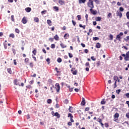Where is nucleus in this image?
<instances>
[{"instance_id": "f257e3e1", "label": "nucleus", "mask_w": 129, "mask_h": 129, "mask_svg": "<svg viewBox=\"0 0 129 129\" xmlns=\"http://www.w3.org/2000/svg\"><path fill=\"white\" fill-rule=\"evenodd\" d=\"M87 5L88 6V8H90V9H94V5L93 4V0H89Z\"/></svg>"}, {"instance_id": "f03ea898", "label": "nucleus", "mask_w": 129, "mask_h": 129, "mask_svg": "<svg viewBox=\"0 0 129 129\" xmlns=\"http://www.w3.org/2000/svg\"><path fill=\"white\" fill-rule=\"evenodd\" d=\"M14 83L15 85H18L19 86H21V81L20 80H15L14 81Z\"/></svg>"}, {"instance_id": "7ed1b4c3", "label": "nucleus", "mask_w": 129, "mask_h": 129, "mask_svg": "<svg viewBox=\"0 0 129 129\" xmlns=\"http://www.w3.org/2000/svg\"><path fill=\"white\" fill-rule=\"evenodd\" d=\"M57 92H59L60 91V85L58 83H56L55 84V87Z\"/></svg>"}, {"instance_id": "20e7f679", "label": "nucleus", "mask_w": 129, "mask_h": 129, "mask_svg": "<svg viewBox=\"0 0 129 129\" xmlns=\"http://www.w3.org/2000/svg\"><path fill=\"white\" fill-rule=\"evenodd\" d=\"M125 61H128L129 60V51L126 53V56L124 57Z\"/></svg>"}, {"instance_id": "39448f33", "label": "nucleus", "mask_w": 129, "mask_h": 129, "mask_svg": "<svg viewBox=\"0 0 129 129\" xmlns=\"http://www.w3.org/2000/svg\"><path fill=\"white\" fill-rule=\"evenodd\" d=\"M71 72L73 75H76V74H77V71L75 70V69H72Z\"/></svg>"}, {"instance_id": "423d86ee", "label": "nucleus", "mask_w": 129, "mask_h": 129, "mask_svg": "<svg viewBox=\"0 0 129 129\" xmlns=\"http://www.w3.org/2000/svg\"><path fill=\"white\" fill-rule=\"evenodd\" d=\"M116 15L120 18H121V17H122V14L121 13V12H120V11H117Z\"/></svg>"}, {"instance_id": "0eeeda50", "label": "nucleus", "mask_w": 129, "mask_h": 129, "mask_svg": "<svg viewBox=\"0 0 129 129\" xmlns=\"http://www.w3.org/2000/svg\"><path fill=\"white\" fill-rule=\"evenodd\" d=\"M93 8H91L90 9V11L91 12V13L93 14V15H96V11H94Z\"/></svg>"}, {"instance_id": "6e6552de", "label": "nucleus", "mask_w": 129, "mask_h": 129, "mask_svg": "<svg viewBox=\"0 0 129 129\" xmlns=\"http://www.w3.org/2000/svg\"><path fill=\"white\" fill-rule=\"evenodd\" d=\"M22 23L23 24H27V18H26V17H24L22 19Z\"/></svg>"}, {"instance_id": "1a4fd4ad", "label": "nucleus", "mask_w": 129, "mask_h": 129, "mask_svg": "<svg viewBox=\"0 0 129 129\" xmlns=\"http://www.w3.org/2000/svg\"><path fill=\"white\" fill-rule=\"evenodd\" d=\"M25 11L27 13H30V12L32 11V9H31V8L28 7L25 9Z\"/></svg>"}, {"instance_id": "9d476101", "label": "nucleus", "mask_w": 129, "mask_h": 129, "mask_svg": "<svg viewBox=\"0 0 129 129\" xmlns=\"http://www.w3.org/2000/svg\"><path fill=\"white\" fill-rule=\"evenodd\" d=\"M54 39L55 40V41H59V36L58 35L56 34L54 37Z\"/></svg>"}, {"instance_id": "9b49d317", "label": "nucleus", "mask_w": 129, "mask_h": 129, "mask_svg": "<svg viewBox=\"0 0 129 129\" xmlns=\"http://www.w3.org/2000/svg\"><path fill=\"white\" fill-rule=\"evenodd\" d=\"M34 21L36 23H39V18L38 17H35L34 18Z\"/></svg>"}, {"instance_id": "f8f14e48", "label": "nucleus", "mask_w": 129, "mask_h": 129, "mask_svg": "<svg viewBox=\"0 0 129 129\" xmlns=\"http://www.w3.org/2000/svg\"><path fill=\"white\" fill-rule=\"evenodd\" d=\"M53 115H55V116H56L57 118H60V114H59V113L58 112H55Z\"/></svg>"}, {"instance_id": "ddd939ff", "label": "nucleus", "mask_w": 129, "mask_h": 129, "mask_svg": "<svg viewBox=\"0 0 129 129\" xmlns=\"http://www.w3.org/2000/svg\"><path fill=\"white\" fill-rule=\"evenodd\" d=\"M101 47V45L100 43H97L96 44V48H97L98 49H99V48H100Z\"/></svg>"}, {"instance_id": "4468645a", "label": "nucleus", "mask_w": 129, "mask_h": 129, "mask_svg": "<svg viewBox=\"0 0 129 129\" xmlns=\"http://www.w3.org/2000/svg\"><path fill=\"white\" fill-rule=\"evenodd\" d=\"M96 21H97V22H100V21H101V17H96Z\"/></svg>"}, {"instance_id": "2eb2a0df", "label": "nucleus", "mask_w": 129, "mask_h": 129, "mask_svg": "<svg viewBox=\"0 0 129 129\" xmlns=\"http://www.w3.org/2000/svg\"><path fill=\"white\" fill-rule=\"evenodd\" d=\"M58 3L59 5H63L64 4V2L62 0H58Z\"/></svg>"}, {"instance_id": "dca6fc26", "label": "nucleus", "mask_w": 129, "mask_h": 129, "mask_svg": "<svg viewBox=\"0 0 129 129\" xmlns=\"http://www.w3.org/2000/svg\"><path fill=\"white\" fill-rule=\"evenodd\" d=\"M47 23L48 24V25H49V26H51L52 21H51V20H47Z\"/></svg>"}, {"instance_id": "f3484780", "label": "nucleus", "mask_w": 129, "mask_h": 129, "mask_svg": "<svg viewBox=\"0 0 129 129\" xmlns=\"http://www.w3.org/2000/svg\"><path fill=\"white\" fill-rule=\"evenodd\" d=\"M60 46L61 47V48H66L67 47V46H66V45L63 44V43H60Z\"/></svg>"}, {"instance_id": "a211bd4d", "label": "nucleus", "mask_w": 129, "mask_h": 129, "mask_svg": "<svg viewBox=\"0 0 129 129\" xmlns=\"http://www.w3.org/2000/svg\"><path fill=\"white\" fill-rule=\"evenodd\" d=\"M86 0H79V4H84Z\"/></svg>"}, {"instance_id": "6ab92c4d", "label": "nucleus", "mask_w": 129, "mask_h": 129, "mask_svg": "<svg viewBox=\"0 0 129 129\" xmlns=\"http://www.w3.org/2000/svg\"><path fill=\"white\" fill-rule=\"evenodd\" d=\"M119 116V114H118V113H116L115 114H114V117L115 118H118Z\"/></svg>"}, {"instance_id": "aec40b11", "label": "nucleus", "mask_w": 129, "mask_h": 129, "mask_svg": "<svg viewBox=\"0 0 129 129\" xmlns=\"http://www.w3.org/2000/svg\"><path fill=\"white\" fill-rule=\"evenodd\" d=\"M7 71H8V73H9L10 74H13V72H12V70L11 69V68L8 69Z\"/></svg>"}, {"instance_id": "412c9836", "label": "nucleus", "mask_w": 129, "mask_h": 129, "mask_svg": "<svg viewBox=\"0 0 129 129\" xmlns=\"http://www.w3.org/2000/svg\"><path fill=\"white\" fill-rule=\"evenodd\" d=\"M93 41H97V40H99V38L98 37H93Z\"/></svg>"}, {"instance_id": "4be33fe9", "label": "nucleus", "mask_w": 129, "mask_h": 129, "mask_svg": "<svg viewBox=\"0 0 129 129\" xmlns=\"http://www.w3.org/2000/svg\"><path fill=\"white\" fill-rule=\"evenodd\" d=\"M116 40H118V41H120V35L119 34L116 36Z\"/></svg>"}, {"instance_id": "5701e85b", "label": "nucleus", "mask_w": 129, "mask_h": 129, "mask_svg": "<svg viewBox=\"0 0 129 129\" xmlns=\"http://www.w3.org/2000/svg\"><path fill=\"white\" fill-rule=\"evenodd\" d=\"M67 37H69V34H68V33H67V34H66L64 35V36H63V37H64V38L66 40V39H67Z\"/></svg>"}, {"instance_id": "b1692460", "label": "nucleus", "mask_w": 129, "mask_h": 129, "mask_svg": "<svg viewBox=\"0 0 129 129\" xmlns=\"http://www.w3.org/2000/svg\"><path fill=\"white\" fill-rule=\"evenodd\" d=\"M53 9L55 10V12H58V11H59V8L57 7L54 6L53 7Z\"/></svg>"}, {"instance_id": "393cba45", "label": "nucleus", "mask_w": 129, "mask_h": 129, "mask_svg": "<svg viewBox=\"0 0 129 129\" xmlns=\"http://www.w3.org/2000/svg\"><path fill=\"white\" fill-rule=\"evenodd\" d=\"M9 37L10 38H15V34H14L13 33H12V34H10V35H9Z\"/></svg>"}, {"instance_id": "a878e982", "label": "nucleus", "mask_w": 129, "mask_h": 129, "mask_svg": "<svg viewBox=\"0 0 129 129\" xmlns=\"http://www.w3.org/2000/svg\"><path fill=\"white\" fill-rule=\"evenodd\" d=\"M57 62H58V63H61V62H62V59H61V58H60V57H58V58H57Z\"/></svg>"}, {"instance_id": "bb28decb", "label": "nucleus", "mask_w": 129, "mask_h": 129, "mask_svg": "<svg viewBox=\"0 0 129 129\" xmlns=\"http://www.w3.org/2000/svg\"><path fill=\"white\" fill-rule=\"evenodd\" d=\"M47 103H48V104H50L52 103V100L50 99H49L47 100Z\"/></svg>"}, {"instance_id": "cd10ccee", "label": "nucleus", "mask_w": 129, "mask_h": 129, "mask_svg": "<svg viewBox=\"0 0 129 129\" xmlns=\"http://www.w3.org/2000/svg\"><path fill=\"white\" fill-rule=\"evenodd\" d=\"M32 53L34 55H36V54H37V50H36V49H34L32 51Z\"/></svg>"}, {"instance_id": "c85d7f7f", "label": "nucleus", "mask_w": 129, "mask_h": 129, "mask_svg": "<svg viewBox=\"0 0 129 129\" xmlns=\"http://www.w3.org/2000/svg\"><path fill=\"white\" fill-rule=\"evenodd\" d=\"M114 80H118V77L116 76H114L113 77Z\"/></svg>"}, {"instance_id": "c756f323", "label": "nucleus", "mask_w": 129, "mask_h": 129, "mask_svg": "<svg viewBox=\"0 0 129 129\" xmlns=\"http://www.w3.org/2000/svg\"><path fill=\"white\" fill-rule=\"evenodd\" d=\"M112 14L111 13H109L107 15L108 19H109V18H111Z\"/></svg>"}, {"instance_id": "7c9ffc66", "label": "nucleus", "mask_w": 129, "mask_h": 129, "mask_svg": "<svg viewBox=\"0 0 129 129\" xmlns=\"http://www.w3.org/2000/svg\"><path fill=\"white\" fill-rule=\"evenodd\" d=\"M124 96H126V97H127V98H129V93H125L124 94Z\"/></svg>"}, {"instance_id": "2f4dec72", "label": "nucleus", "mask_w": 129, "mask_h": 129, "mask_svg": "<svg viewBox=\"0 0 129 129\" xmlns=\"http://www.w3.org/2000/svg\"><path fill=\"white\" fill-rule=\"evenodd\" d=\"M85 66L86 67H90V66H89V62H87L85 63Z\"/></svg>"}, {"instance_id": "473e14b6", "label": "nucleus", "mask_w": 129, "mask_h": 129, "mask_svg": "<svg viewBox=\"0 0 129 129\" xmlns=\"http://www.w3.org/2000/svg\"><path fill=\"white\" fill-rule=\"evenodd\" d=\"M15 32L17 33V34H20V30L17 28L15 29Z\"/></svg>"}, {"instance_id": "72a5a7b5", "label": "nucleus", "mask_w": 129, "mask_h": 129, "mask_svg": "<svg viewBox=\"0 0 129 129\" xmlns=\"http://www.w3.org/2000/svg\"><path fill=\"white\" fill-rule=\"evenodd\" d=\"M91 59L93 60V61H95L96 60V58H95V57H94V56H91Z\"/></svg>"}, {"instance_id": "f704fd0d", "label": "nucleus", "mask_w": 129, "mask_h": 129, "mask_svg": "<svg viewBox=\"0 0 129 129\" xmlns=\"http://www.w3.org/2000/svg\"><path fill=\"white\" fill-rule=\"evenodd\" d=\"M126 16L127 17V19L129 20V12H127L126 14Z\"/></svg>"}, {"instance_id": "c9c22d12", "label": "nucleus", "mask_w": 129, "mask_h": 129, "mask_svg": "<svg viewBox=\"0 0 129 129\" xmlns=\"http://www.w3.org/2000/svg\"><path fill=\"white\" fill-rule=\"evenodd\" d=\"M109 39H110V40H112L113 39V36H112V35L110 34L109 35Z\"/></svg>"}, {"instance_id": "e433bc0d", "label": "nucleus", "mask_w": 129, "mask_h": 129, "mask_svg": "<svg viewBox=\"0 0 129 129\" xmlns=\"http://www.w3.org/2000/svg\"><path fill=\"white\" fill-rule=\"evenodd\" d=\"M77 18L79 21H80L81 20V16L80 15H78Z\"/></svg>"}, {"instance_id": "4c0bfd02", "label": "nucleus", "mask_w": 129, "mask_h": 129, "mask_svg": "<svg viewBox=\"0 0 129 129\" xmlns=\"http://www.w3.org/2000/svg\"><path fill=\"white\" fill-rule=\"evenodd\" d=\"M68 117H71V118H73V116H72V114L71 113H69L68 114Z\"/></svg>"}, {"instance_id": "58836bf2", "label": "nucleus", "mask_w": 129, "mask_h": 129, "mask_svg": "<svg viewBox=\"0 0 129 129\" xmlns=\"http://www.w3.org/2000/svg\"><path fill=\"white\" fill-rule=\"evenodd\" d=\"M51 48L52 49H55V44H52L51 45Z\"/></svg>"}, {"instance_id": "ea45409f", "label": "nucleus", "mask_w": 129, "mask_h": 129, "mask_svg": "<svg viewBox=\"0 0 129 129\" xmlns=\"http://www.w3.org/2000/svg\"><path fill=\"white\" fill-rule=\"evenodd\" d=\"M49 41H50V42H53L54 38H49Z\"/></svg>"}, {"instance_id": "a19ab883", "label": "nucleus", "mask_w": 129, "mask_h": 129, "mask_svg": "<svg viewBox=\"0 0 129 129\" xmlns=\"http://www.w3.org/2000/svg\"><path fill=\"white\" fill-rule=\"evenodd\" d=\"M120 91H121L120 89H118L116 91V93H117V94H119V93H120Z\"/></svg>"}, {"instance_id": "79ce46f5", "label": "nucleus", "mask_w": 129, "mask_h": 129, "mask_svg": "<svg viewBox=\"0 0 129 129\" xmlns=\"http://www.w3.org/2000/svg\"><path fill=\"white\" fill-rule=\"evenodd\" d=\"M32 57L34 59V61H37V59L36 58V57L34 56V54L32 55Z\"/></svg>"}, {"instance_id": "37998d69", "label": "nucleus", "mask_w": 129, "mask_h": 129, "mask_svg": "<svg viewBox=\"0 0 129 129\" xmlns=\"http://www.w3.org/2000/svg\"><path fill=\"white\" fill-rule=\"evenodd\" d=\"M106 103L105 101L104 100H103L102 101H101V104H105Z\"/></svg>"}, {"instance_id": "c03bdc74", "label": "nucleus", "mask_w": 129, "mask_h": 129, "mask_svg": "<svg viewBox=\"0 0 129 129\" xmlns=\"http://www.w3.org/2000/svg\"><path fill=\"white\" fill-rule=\"evenodd\" d=\"M85 18H86V21L87 22L88 21V15L86 14L85 16Z\"/></svg>"}, {"instance_id": "a18cd8bd", "label": "nucleus", "mask_w": 129, "mask_h": 129, "mask_svg": "<svg viewBox=\"0 0 129 129\" xmlns=\"http://www.w3.org/2000/svg\"><path fill=\"white\" fill-rule=\"evenodd\" d=\"M25 63H28V62H29V58H25Z\"/></svg>"}, {"instance_id": "49530a36", "label": "nucleus", "mask_w": 129, "mask_h": 129, "mask_svg": "<svg viewBox=\"0 0 129 129\" xmlns=\"http://www.w3.org/2000/svg\"><path fill=\"white\" fill-rule=\"evenodd\" d=\"M11 20L13 22L15 21V19H14V15L11 16Z\"/></svg>"}, {"instance_id": "de8ad7c7", "label": "nucleus", "mask_w": 129, "mask_h": 129, "mask_svg": "<svg viewBox=\"0 0 129 129\" xmlns=\"http://www.w3.org/2000/svg\"><path fill=\"white\" fill-rule=\"evenodd\" d=\"M46 61L48 62V64H50V58H48L46 59Z\"/></svg>"}, {"instance_id": "09e8293b", "label": "nucleus", "mask_w": 129, "mask_h": 129, "mask_svg": "<svg viewBox=\"0 0 129 129\" xmlns=\"http://www.w3.org/2000/svg\"><path fill=\"white\" fill-rule=\"evenodd\" d=\"M119 11L120 12H123L124 9L122 8V7H120Z\"/></svg>"}, {"instance_id": "8fccbe9b", "label": "nucleus", "mask_w": 129, "mask_h": 129, "mask_svg": "<svg viewBox=\"0 0 129 129\" xmlns=\"http://www.w3.org/2000/svg\"><path fill=\"white\" fill-rule=\"evenodd\" d=\"M69 56L70 57V58H72V57H73V55H72V54L69 53Z\"/></svg>"}, {"instance_id": "3c124183", "label": "nucleus", "mask_w": 129, "mask_h": 129, "mask_svg": "<svg viewBox=\"0 0 129 129\" xmlns=\"http://www.w3.org/2000/svg\"><path fill=\"white\" fill-rule=\"evenodd\" d=\"M4 45L5 49H7L8 46H7V44L4 43Z\"/></svg>"}, {"instance_id": "603ef678", "label": "nucleus", "mask_w": 129, "mask_h": 129, "mask_svg": "<svg viewBox=\"0 0 129 129\" xmlns=\"http://www.w3.org/2000/svg\"><path fill=\"white\" fill-rule=\"evenodd\" d=\"M105 127H108V126H109V125H108V124L107 123H105Z\"/></svg>"}, {"instance_id": "864d4df0", "label": "nucleus", "mask_w": 129, "mask_h": 129, "mask_svg": "<svg viewBox=\"0 0 129 129\" xmlns=\"http://www.w3.org/2000/svg\"><path fill=\"white\" fill-rule=\"evenodd\" d=\"M12 51L13 52L14 55H15L16 54V50H15V49L13 48Z\"/></svg>"}, {"instance_id": "5fc2aeb1", "label": "nucleus", "mask_w": 129, "mask_h": 129, "mask_svg": "<svg viewBox=\"0 0 129 129\" xmlns=\"http://www.w3.org/2000/svg\"><path fill=\"white\" fill-rule=\"evenodd\" d=\"M85 103H86V102H83V101H82V102H81V105H85Z\"/></svg>"}, {"instance_id": "6e6d98bb", "label": "nucleus", "mask_w": 129, "mask_h": 129, "mask_svg": "<svg viewBox=\"0 0 129 129\" xmlns=\"http://www.w3.org/2000/svg\"><path fill=\"white\" fill-rule=\"evenodd\" d=\"M90 108L89 107H86L85 109V111H88L89 110Z\"/></svg>"}, {"instance_id": "4d7b16f0", "label": "nucleus", "mask_w": 129, "mask_h": 129, "mask_svg": "<svg viewBox=\"0 0 129 129\" xmlns=\"http://www.w3.org/2000/svg\"><path fill=\"white\" fill-rule=\"evenodd\" d=\"M71 108H73V107L71 106H70L69 110H70V112H73L72 111H71Z\"/></svg>"}, {"instance_id": "13d9d810", "label": "nucleus", "mask_w": 129, "mask_h": 129, "mask_svg": "<svg viewBox=\"0 0 129 129\" xmlns=\"http://www.w3.org/2000/svg\"><path fill=\"white\" fill-rule=\"evenodd\" d=\"M72 23L74 25V26H75L76 25V22H75L74 21L72 20Z\"/></svg>"}, {"instance_id": "bf43d9fd", "label": "nucleus", "mask_w": 129, "mask_h": 129, "mask_svg": "<svg viewBox=\"0 0 129 129\" xmlns=\"http://www.w3.org/2000/svg\"><path fill=\"white\" fill-rule=\"evenodd\" d=\"M46 12H47V11H46V10H44V11H42V12H41L42 15H44V14H45V13H46Z\"/></svg>"}, {"instance_id": "052dcab7", "label": "nucleus", "mask_w": 129, "mask_h": 129, "mask_svg": "<svg viewBox=\"0 0 129 129\" xmlns=\"http://www.w3.org/2000/svg\"><path fill=\"white\" fill-rule=\"evenodd\" d=\"M69 101L67 99H66L64 100V103H66V104H67L68 103Z\"/></svg>"}, {"instance_id": "680f3d73", "label": "nucleus", "mask_w": 129, "mask_h": 129, "mask_svg": "<svg viewBox=\"0 0 129 129\" xmlns=\"http://www.w3.org/2000/svg\"><path fill=\"white\" fill-rule=\"evenodd\" d=\"M81 46H82L83 48H85V44H84L83 43H81Z\"/></svg>"}, {"instance_id": "e2e57ef3", "label": "nucleus", "mask_w": 129, "mask_h": 129, "mask_svg": "<svg viewBox=\"0 0 129 129\" xmlns=\"http://www.w3.org/2000/svg\"><path fill=\"white\" fill-rule=\"evenodd\" d=\"M75 91H76V92H78V91H79V89L76 88V89H75Z\"/></svg>"}, {"instance_id": "0e129e2a", "label": "nucleus", "mask_w": 129, "mask_h": 129, "mask_svg": "<svg viewBox=\"0 0 129 129\" xmlns=\"http://www.w3.org/2000/svg\"><path fill=\"white\" fill-rule=\"evenodd\" d=\"M126 116L127 117V118H129V113L126 114Z\"/></svg>"}, {"instance_id": "69168bd1", "label": "nucleus", "mask_w": 129, "mask_h": 129, "mask_svg": "<svg viewBox=\"0 0 129 129\" xmlns=\"http://www.w3.org/2000/svg\"><path fill=\"white\" fill-rule=\"evenodd\" d=\"M85 53L87 54V53H88V49H85Z\"/></svg>"}, {"instance_id": "338daca9", "label": "nucleus", "mask_w": 129, "mask_h": 129, "mask_svg": "<svg viewBox=\"0 0 129 129\" xmlns=\"http://www.w3.org/2000/svg\"><path fill=\"white\" fill-rule=\"evenodd\" d=\"M127 40H129V36H127L126 37V39H125V40L127 41Z\"/></svg>"}, {"instance_id": "774afa93", "label": "nucleus", "mask_w": 129, "mask_h": 129, "mask_svg": "<svg viewBox=\"0 0 129 129\" xmlns=\"http://www.w3.org/2000/svg\"><path fill=\"white\" fill-rule=\"evenodd\" d=\"M126 104L128 105V107H129V101H127L126 102Z\"/></svg>"}]
</instances>
